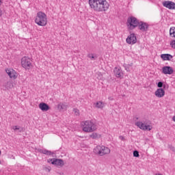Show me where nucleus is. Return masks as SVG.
<instances>
[{"label":"nucleus","mask_w":175,"mask_h":175,"mask_svg":"<svg viewBox=\"0 0 175 175\" xmlns=\"http://www.w3.org/2000/svg\"><path fill=\"white\" fill-rule=\"evenodd\" d=\"M6 73L8 75V76L10 77V79H16V71L12 69H7L5 70Z\"/></svg>","instance_id":"16"},{"label":"nucleus","mask_w":175,"mask_h":175,"mask_svg":"<svg viewBox=\"0 0 175 175\" xmlns=\"http://www.w3.org/2000/svg\"><path fill=\"white\" fill-rule=\"evenodd\" d=\"M12 129H14V131H20V126H14L12 127Z\"/></svg>","instance_id":"30"},{"label":"nucleus","mask_w":175,"mask_h":175,"mask_svg":"<svg viewBox=\"0 0 175 175\" xmlns=\"http://www.w3.org/2000/svg\"><path fill=\"white\" fill-rule=\"evenodd\" d=\"M139 23L137 18L134 16H131L127 19V27L129 29H135V28L138 27Z\"/></svg>","instance_id":"6"},{"label":"nucleus","mask_w":175,"mask_h":175,"mask_svg":"<svg viewBox=\"0 0 175 175\" xmlns=\"http://www.w3.org/2000/svg\"><path fill=\"white\" fill-rule=\"evenodd\" d=\"M83 132H94L96 131V124L93 121L86 120L81 122Z\"/></svg>","instance_id":"3"},{"label":"nucleus","mask_w":175,"mask_h":175,"mask_svg":"<svg viewBox=\"0 0 175 175\" xmlns=\"http://www.w3.org/2000/svg\"><path fill=\"white\" fill-rule=\"evenodd\" d=\"M163 6H164V8H167V9H170V10L175 9L174 2L170 1H165L163 2Z\"/></svg>","instance_id":"13"},{"label":"nucleus","mask_w":175,"mask_h":175,"mask_svg":"<svg viewBox=\"0 0 175 175\" xmlns=\"http://www.w3.org/2000/svg\"><path fill=\"white\" fill-rule=\"evenodd\" d=\"M108 99H109V100H114V98H113V96H109V97L108 98Z\"/></svg>","instance_id":"34"},{"label":"nucleus","mask_w":175,"mask_h":175,"mask_svg":"<svg viewBox=\"0 0 175 175\" xmlns=\"http://www.w3.org/2000/svg\"><path fill=\"white\" fill-rule=\"evenodd\" d=\"M170 35L172 38H175V27H171L170 29Z\"/></svg>","instance_id":"23"},{"label":"nucleus","mask_w":175,"mask_h":175,"mask_svg":"<svg viewBox=\"0 0 175 175\" xmlns=\"http://www.w3.org/2000/svg\"><path fill=\"white\" fill-rule=\"evenodd\" d=\"M133 154L135 158H139V157H140V154H139V151L137 150H134Z\"/></svg>","instance_id":"27"},{"label":"nucleus","mask_w":175,"mask_h":175,"mask_svg":"<svg viewBox=\"0 0 175 175\" xmlns=\"http://www.w3.org/2000/svg\"><path fill=\"white\" fill-rule=\"evenodd\" d=\"M119 139H120V140H125V138L124 137V136H120Z\"/></svg>","instance_id":"33"},{"label":"nucleus","mask_w":175,"mask_h":175,"mask_svg":"<svg viewBox=\"0 0 175 175\" xmlns=\"http://www.w3.org/2000/svg\"><path fill=\"white\" fill-rule=\"evenodd\" d=\"M96 107L98 109H103V107H105V104L101 101L97 102L96 103Z\"/></svg>","instance_id":"22"},{"label":"nucleus","mask_w":175,"mask_h":175,"mask_svg":"<svg viewBox=\"0 0 175 175\" xmlns=\"http://www.w3.org/2000/svg\"><path fill=\"white\" fill-rule=\"evenodd\" d=\"M170 46L172 47V49H175V40L170 42Z\"/></svg>","instance_id":"29"},{"label":"nucleus","mask_w":175,"mask_h":175,"mask_svg":"<svg viewBox=\"0 0 175 175\" xmlns=\"http://www.w3.org/2000/svg\"><path fill=\"white\" fill-rule=\"evenodd\" d=\"M88 58H90V59H92V61H95V59H96V56H95V55L94 54H88Z\"/></svg>","instance_id":"25"},{"label":"nucleus","mask_w":175,"mask_h":175,"mask_svg":"<svg viewBox=\"0 0 175 175\" xmlns=\"http://www.w3.org/2000/svg\"><path fill=\"white\" fill-rule=\"evenodd\" d=\"M161 58L163 59V61H170L172 58H173V55L166 53V54H161Z\"/></svg>","instance_id":"17"},{"label":"nucleus","mask_w":175,"mask_h":175,"mask_svg":"<svg viewBox=\"0 0 175 175\" xmlns=\"http://www.w3.org/2000/svg\"><path fill=\"white\" fill-rule=\"evenodd\" d=\"M2 154V152L0 150V155Z\"/></svg>","instance_id":"35"},{"label":"nucleus","mask_w":175,"mask_h":175,"mask_svg":"<svg viewBox=\"0 0 175 175\" xmlns=\"http://www.w3.org/2000/svg\"><path fill=\"white\" fill-rule=\"evenodd\" d=\"M135 125L142 131H151V129H152V127L150 125V121L147 120L137 122H135Z\"/></svg>","instance_id":"5"},{"label":"nucleus","mask_w":175,"mask_h":175,"mask_svg":"<svg viewBox=\"0 0 175 175\" xmlns=\"http://www.w3.org/2000/svg\"><path fill=\"white\" fill-rule=\"evenodd\" d=\"M44 170H45V172H51V167H50V166L44 167Z\"/></svg>","instance_id":"28"},{"label":"nucleus","mask_w":175,"mask_h":175,"mask_svg":"<svg viewBox=\"0 0 175 175\" xmlns=\"http://www.w3.org/2000/svg\"><path fill=\"white\" fill-rule=\"evenodd\" d=\"M90 137L92 139H99V137H100V135L96 133H93L92 135H90Z\"/></svg>","instance_id":"24"},{"label":"nucleus","mask_w":175,"mask_h":175,"mask_svg":"<svg viewBox=\"0 0 175 175\" xmlns=\"http://www.w3.org/2000/svg\"><path fill=\"white\" fill-rule=\"evenodd\" d=\"M38 151L40 154H44L45 155H53L54 154V152L46 149H40Z\"/></svg>","instance_id":"20"},{"label":"nucleus","mask_w":175,"mask_h":175,"mask_svg":"<svg viewBox=\"0 0 175 175\" xmlns=\"http://www.w3.org/2000/svg\"><path fill=\"white\" fill-rule=\"evenodd\" d=\"M154 94L157 98H163V96H165V90L159 88L156 90Z\"/></svg>","instance_id":"15"},{"label":"nucleus","mask_w":175,"mask_h":175,"mask_svg":"<svg viewBox=\"0 0 175 175\" xmlns=\"http://www.w3.org/2000/svg\"><path fill=\"white\" fill-rule=\"evenodd\" d=\"M170 150H171V151H173V152H175V148L173 146H170L169 147Z\"/></svg>","instance_id":"31"},{"label":"nucleus","mask_w":175,"mask_h":175,"mask_svg":"<svg viewBox=\"0 0 175 175\" xmlns=\"http://www.w3.org/2000/svg\"><path fill=\"white\" fill-rule=\"evenodd\" d=\"M88 3L92 10L98 12H106L110 6L107 0H89Z\"/></svg>","instance_id":"1"},{"label":"nucleus","mask_w":175,"mask_h":175,"mask_svg":"<svg viewBox=\"0 0 175 175\" xmlns=\"http://www.w3.org/2000/svg\"><path fill=\"white\" fill-rule=\"evenodd\" d=\"M94 154H98L100 157H103V155L110 154V148L105 146H97L94 148Z\"/></svg>","instance_id":"4"},{"label":"nucleus","mask_w":175,"mask_h":175,"mask_svg":"<svg viewBox=\"0 0 175 175\" xmlns=\"http://www.w3.org/2000/svg\"><path fill=\"white\" fill-rule=\"evenodd\" d=\"M21 131H22V130H20V131H19V132H21Z\"/></svg>","instance_id":"37"},{"label":"nucleus","mask_w":175,"mask_h":175,"mask_svg":"<svg viewBox=\"0 0 175 175\" xmlns=\"http://www.w3.org/2000/svg\"><path fill=\"white\" fill-rule=\"evenodd\" d=\"M36 24L40 27H45L47 25V16L42 12H38L35 19Z\"/></svg>","instance_id":"2"},{"label":"nucleus","mask_w":175,"mask_h":175,"mask_svg":"<svg viewBox=\"0 0 175 175\" xmlns=\"http://www.w3.org/2000/svg\"><path fill=\"white\" fill-rule=\"evenodd\" d=\"M74 111H75L76 116H79V109H74Z\"/></svg>","instance_id":"32"},{"label":"nucleus","mask_w":175,"mask_h":175,"mask_svg":"<svg viewBox=\"0 0 175 175\" xmlns=\"http://www.w3.org/2000/svg\"><path fill=\"white\" fill-rule=\"evenodd\" d=\"M113 73L118 79H123L124 78V72H122V70L121 68L116 67L113 70Z\"/></svg>","instance_id":"12"},{"label":"nucleus","mask_w":175,"mask_h":175,"mask_svg":"<svg viewBox=\"0 0 175 175\" xmlns=\"http://www.w3.org/2000/svg\"><path fill=\"white\" fill-rule=\"evenodd\" d=\"M126 42L128 43V44H135V43L137 42V38H136L135 33H131L127 37Z\"/></svg>","instance_id":"9"},{"label":"nucleus","mask_w":175,"mask_h":175,"mask_svg":"<svg viewBox=\"0 0 175 175\" xmlns=\"http://www.w3.org/2000/svg\"><path fill=\"white\" fill-rule=\"evenodd\" d=\"M3 87L4 88H3V90L4 91H6V90H10V88L13 87V83H12V81H7L6 83H4Z\"/></svg>","instance_id":"18"},{"label":"nucleus","mask_w":175,"mask_h":175,"mask_svg":"<svg viewBox=\"0 0 175 175\" xmlns=\"http://www.w3.org/2000/svg\"><path fill=\"white\" fill-rule=\"evenodd\" d=\"M48 162L50 163L51 162L52 165H55L56 166H64V160L61 159H49Z\"/></svg>","instance_id":"8"},{"label":"nucleus","mask_w":175,"mask_h":175,"mask_svg":"<svg viewBox=\"0 0 175 175\" xmlns=\"http://www.w3.org/2000/svg\"><path fill=\"white\" fill-rule=\"evenodd\" d=\"M31 58L25 56L21 59V65L23 68L25 69L29 70L31 68H32V63H31Z\"/></svg>","instance_id":"7"},{"label":"nucleus","mask_w":175,"mask_h":175,"mask_svg":"<svg viewBox=\"0 0 175 175\" xmlns=\"http://www.w3.org/2000/svg\"><path fill=\"white\" fill-rule=\"evenodd\" d=\"M174 70L170 66H165L161 69L163 75H173Z\"/></svg>","instance_id":"11"},{"label":"nucleus","mask_w":175,"mask_h":175,"mask_svg":"<svg viewBox=\"0 0 175 175\" xmlns=\"http://www.w3.org/2000/svg\"><path fill=\"white\" fill-rule=\"evenodd\" d=\"M123 66L125 68V70H126V72H131V67L133 66V63H131L130 64H124Z\"/></svg>","instance_id":"21"},{"label":"nucleus","mask_w":175,"mask_h":175,"mask_svg":"<svg viewBox=\"0 0 175 175\" xmlns=\"http://www.w3.org/2000/svg\"><path fill=\"white\" fill-rule=\"evenodd\" d=\"M136 120H139V118H136Z\"/></svg>","instance_id":"36"},{"label":"nucleus","mask_w":175,"mask_h":175,"mask_svg":"<svg viewBox=\"0 0 175 175\" xmlns=\"http://www.w3.org/2000/svg\"><path fill=\"white\" fill-rule=\"evenodd\" d=\"M137 27H138L140 31H142V32H147V31H148L150 25H148V23H147L140 21Z\"/></svg>","instance_id":"10"},{"label":"nucleus","mask_w":175,"mask_h":175,"mask_svg":"<svg viewBox=\"0 0 175 175\" xmlns=\"http://www.w3.org/2000/svg\"><path fill=\"white\" fill-rule=\"evenodd\" d=\"M38 107L42 111H49V110H50V106L46 103H40Z\"/></svg>","instance_id":"14"},{"label":"nucleus","mask_w":175,"mask_h":175,"mask_svg":"<svg viewBox=\"0 0 175 175\" xmlns=\"http://www.w3.org/2000/svg\"><path fill=\"white\" fill-rule=\"evenodd\" d=\"M67 107H68V105H66V103H60L57 105V109L58 110H59V111L62 110H66Z\"/></svg>","instance_id":"19"},{"label":"nucleus","mask_w":175,"mask_h":175,"mask_svg":"<svg viewBox=\"0 0 175 175\" xmlns=\"http://www.w3.org/2000/svg\"><path fill=\"white\" fill-rule=\"evenodd\" d=\"M157 87H158L159 88H162V87H163V88H165V87H166V85H163V82L159 81V82H158V83H157Z\"/></svg>","instance_id":"26"}]
</instances>
